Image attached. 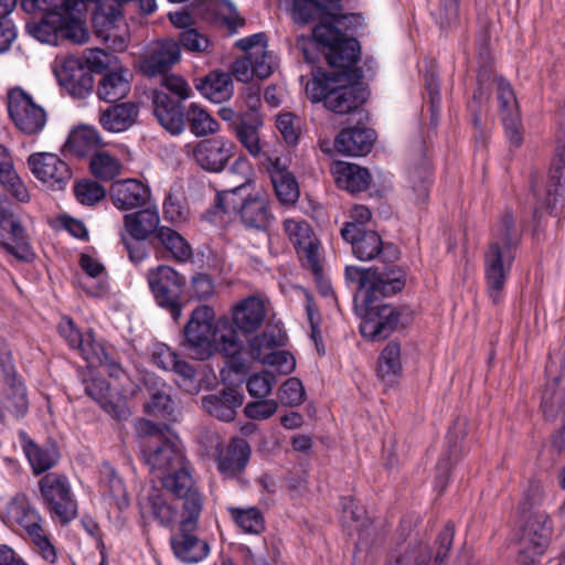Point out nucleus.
<instances>
[{
    "mask_svg": "<svg viewBox=\"0 0 565 565\" xmlns=\"http://www.w3.org/2000/svg\"><path fill=\"white\" fill-rule=\"evenodd\" d=\"M109 194L116 207L131 210L141 207L148 202L150 190L141 181L128 179L113 183Z\"/></svg>",
    "mask_w": 565,
    "mask_h": 565,
    "instance_id": "cd10ccee",
    "label": "nucleus"
},
{
    "mask_svg": "<svg viewBox=\"0 0 565 565\" xmlns=\"http://www.w3.org/2000/svg\"><path fill=\"white\" fill-rule=\"evenodd\" d=\"M431 167L425 162L415 167L409 173L412 200L416 205L425 204L431 184Z\"/></svg>",
    "mask_w": 565,
    "mask_h": 565,
    "instance_id": "de8ad7c7",
    "label": "nucleus"
},
{
    "mask_svg": "<svg viewBox=\"0 0 565 565\" xmlns=\"http://www.w3.org/2000/svg\"><path fill=\"white\" fill-rule=\"evenodd\" d=\"M146 425L148 437L142 446V458L161 479L162 487L183 502L202 497L178 445L168 439L154 424L147 422Z\"/></svg>",
    "mask_w": 565,
    "mask_h": 565,
    "instance_id": "7ed1b4c3",
    "label": "nucleus"
},
{
    "mask_svg": "<svg viewBox=\"0 0 565 565\" xmlns=\"http://www.w3.org/2000/svg\"><path fill=\"white\" fill-rule=\"evenodd\" d=\"M263 364L275 366L281 374H289L295 370L296 361L288 351H275L266 354Z\"/></svg>",
    "mask_w": 565,
    "mask_h": 565,
    "instance_id": "774afa93",
    "label": "nucleus"
},
{
    "mask_svg": "<svg viewBox=\"0 0 565 565\" xmlns=\"http://www.w3.org/2000/svg\"><path fill=\"white\" fill-rule=\"evenodd\" d=\"M8 513L28 532L39 529L42 522L41 515L29 505L24 495H15L8 504Z\"/></svg>",
    "mask_w": 565,
    "mask_h": 565,
    "instance_id": "37998d69",
    "label": "nucleus"
},
{
    "mask_svg": "<svg viewBox=\"0 0 565 565\" xmlns=\"http://www.w3.org/2000/svg\"><path fill=\"white\" fill-rule=\"evenodd\" d=\"M9 233L14 244L0 239V247L18 260L31 263L35 254L29 243L28 235L21 223L14 218L12 211L7 205L6 199L0 196V236Z\"/></svg>",
    "mask_w": 565,
    "mask_h": 565,
    "instance_id": "a211bd4d",
    "label": "nucleus"
},
{
    "mask_svg": "<svg viewBox=\"0 0 565 565\" xmlns=\"http://www.w3.org/2000/svg\"><path fill=\"white\" fill-rule=\"evenodd\" d=\"M425 90L428 97V110L430 113L429 126L436 129L440 118V88L439 78L431 72L427 71L424 74Z\"/></svg>",
    "mask_w": 565,
    "mask_h": 565,
    "instance_id": "5fc2aeb1",
    "label": "nucleus"
},
{
    "mask_svg": "<svg viewBox=\"0 0 565 565\" xmlns=\"http://www.w3.org/2000/svg\"><path fill=\"white\" fill-rule=\"evenodd\" d=\"M214 318L215 312L210 306L196 307L183 328L182 345L201 361L211 358L213 352L217 351L228 359L226 366L239 373L245 367L241 356L243 342L227 319L220 320L215 326Z\"/></svg>",
    "mask_w": 565,
    "mask_h": 565,
    "instance_id": "f03ea898",
    "label": "nucleus"
},
{
    "mask_svg": "<svg viewBox=\"0 0 565 565\" xmlns=\"http://www.w3.org/2000/svg\"><path fill=\"white\" fill-rule=\"evenodd\" d=\"M315 33L328 67L312 70V79L306 86L308 97L312 103H323L324 108L335 115L358 116L362 124L363 119H369L363 105L370 97V89L363 82V70L358 66L360 42L339 38V33L323 25Z\"/></svg>",
    "mask_w": 565,
    "mask_h": 565,
    "instance_id": "f257e3e1",
    "label": "nucleus"
},
{
    "mask_svg": "<svg viewBox=\"0 0 565 565\" xmlns=\"http://www.w3.org/2000/svg\"><path fill=\"white\" fill-rule=\"evenodd\" d=\"M153 115L158 122L171 135H180L185 128V110L181 102L164 92H154Z\"/></svg>",
    "mask_w": 565,
    "mask_h": 565,
    "instance_id": "b1692460",
    "label": "nucleus"
},
{
    "mask_svg": "<svg viewBox=\"0 0 565 565\" xmlns=\"http://www.w3.org/2000/svg\"><path fill=\"white\" fill-rule=\"evenodd\" d=\"M145 384L150 394V399L143 405L145 413L171 419L174 414V403L169 387L159 379L151 377L146 379Z\"/></svg>",
    "mask_w": 565,
    "mask_h": 565,
    "instance_id": "473e14b6",
    "label": "nucleus"
},
{
    "mask_svg": "<svg viewBox=\"0 0 565 565\" xmlns=\"http://www.w3.org/2000/svg\"><path fill=\"white\" fill-rule=\"evenodd\" d=\"M286 4H290L292 20L298 24H308L318 22L312 29V40L310 46L303 39L297 41V46L301 50L303 58L309 64H317L321 61L322 49L320 47L315 31L318 26H327L342 39H355L348 35L349 24H345L347 17H337L335 11H330L319 0H284Z\"/></svg>",
    "mask_w": 565,
    "mask_h": 565,
    "instance_id": "0eeeda50",
    "label": "nucleus"
},
{
    "mask_svg": "<svg viewBox=\"0 0 565 565\" xmlns=\"http://www.w3.org/2000/svg\"><path fill=\"white\" fill-rule=\"evenodd\" d=\"M139 106L132 102H125L107 107L100 113L102 127L111 132H121L129 129L137 120Z\"/></svg>",
    "mask_w": 565,
    "mask_h": 565,
    "instance_id": "7c9ffc66",
    "label": "nucleus"
},
{
    "mask_svg": "<svg viewBox=\"0 0 565 565\" xmlns=\"http://www.w3.org/2000/svg\"><path fill=\"white\" fill-rule=\"evenodd\" d=\"M278 408V404L275 399H267L266 397L259 398V401L249 402L244 413L246 417L254 420H263L273 416Z\"/></svg>",
    "mask_w": 565,
    "mask_h": 565,
    "instance_id": "338daca9",
    "label": "nucleus"
},
{
    "mask_svg": "<svg viewBox=\"0 0 565 565\" xmlns=\"http://www.w3.org/2000/svg\"><path fill=\"white\" fill-rule=\"evenodd\" d=\"M104 491L115 501L118 509H125L129 504L127 491L121 478L113 470L108 469L103 479Z\"/></svg>",
    "mask_w": 565,
    "mask_h": 565,
    "instance_id": "4d7b16f0",
    "label": "nucleus"
},
{
    "mask_svg": "<svg viewBox=\"0 0 565 565\" xmlns=\"http://www.w3.org/2000/svg\"><path fill=\"white\" fill-rule=\"evenodd\" d=\"M436 22L441 30H449L459 23V1L441 0L440 8L436 13Z\"/></svg>",
    "mask_w": 565,
    "mask_h": 565,
    "instance_id": "69168bd1",
    "label": "nucleus"
},
{
    "mask_svg": "<svg viewBox=\"0 0 565 565\" xmlns=\"http://www.w3.org/2000/svg\"><path fill=\"white\" fill-rule=\"evenodd\" d=\"M401 343L390 341L377 359L376 374L382 381L392 382L394 377L401 375Z\"/></svg>",
    "mask_w": 565,
    "mask_h": 565,
    "instance_id": "a19ab883",
    "label": "nucleus"
},
{
    "mask_svg": "<svg viewBox=\"0 0 565 565\" xmlns=\"http://www.w3.org/2000/svg\"><path fill=\"white\" fill-rule=\"evenodd\" d=\"M186 124L191 132L198 137L212 135L218 130L217 121L195 103L190 104L185 110V125Z\"/></svg>",
    "mask_w": 565,
    "mask_h": 565,
    "instance_id": "49530a36",
    "label": "nucleus"
},
{
    "mask_svg": "<svg viewBox=\"0 0 565 565\" xmlns=\"http://www.w3.org/2000/svg\"><path fill=\"white\" fill-rule=\"evenodd\" d=\"M41 494L50 512L62 524L70 523L77 514V505L71 494L67 479L57 473H46L39 481Z\"/></svg>",
    "mask_w": 565,
    "mask_h": 565,
    "instance_id": "4468645a",
    "label": "nucleus"
},
{
    "mask_svg": "<svg viewBox=\"0 0 565 565\" xmlns=\"http://www.w3.org/2000/svg\"><path fill=\"white\" fill-rule=\"evenodd\" d=\"M541 500L540 484L532 483L519 504V547L522 552H531L534 555H543L552 535L550 516L540 509Z\"/></svg>",
    "mask_w": 565,
    "mask_h": 565,
    "instance_id": "6e6552de",
    "label": "nucleus"
},
{
    "mask_svg": "<svg viewBox=\"0 0 565 565\" xmlns=\"http://www.w3.org/2000/svg\"><path fill=\"white\" fill-rule=\"evenodd\" d=\"M461 456V445L458 441V436L449 431L447 435V450L446 454L439 459L437 463L436 486L439 488L440 493L445 490L448 482L449 471L451 466L458 461Z\"/></svg>",
    "mask_w": 565,
    "mask_h": 565,
    "instance_id": "a18cd8bd",
    "label": "nucleus"
},
{
    "mask_svg": "<svg viewBox=\"0 0 565 565\" xmlns=\"http://www.w3.org/2000/svg\"><path fill=\"white\" fill-rule=\"evenodd\" d=\"M287 340V333L281 326H267L260 334L248 341V354L253 360L263 362L266 354L275 352L276 348L285 347Z\"/></svg>",
    "mask_w": 565,
    "mask_h": 565,
    "instance_id": "2f4dec72",
    "label": "nucleus"
},
{
    "mask_svg": "<svg viewBox=\"0 0 565 565\" xmlns=\"http://www.w3.org/2000/svg\"><path fill=\"white\" fill-rule=\"evenodd\" d=\"M498 89L500 116L505 136L511 146L519 148L523 142V126L518 100L511 84L502 76L494 78Z\"/></svg>",
    "mask_w": 565,
    "mask_h": 565,
    "instance_id": "f3484780",
    "label": "nucleus"
},
{
    "mask_svg": "<svg viewBox=\"0 0 565 565\" xmlns=\"http://www.w3.org/2000/svg\"><path fill=\"white\" fill-rule=\"evenodd\" d=\"M333 175L337 186L351 194L366 191L372 182L369 169L355 163L338 162Z\"/></svg>",
    "mask_w": 565,
    "mask_h": 565,
    "instance_id": "c756f323",
    "label": "nucleus"
},
{
    "mask_svg": "<svg viewBox=\"0 0 565 565\" xmlns=\"http://www.w3.org/2000/svg\"><path fill=\"white\" fill-rule=\"evenodd\" d=\"M147 280L156 303L178 321L184 306L182 295L186 286L185 277L171 266L159 265L148 271Z\"/></svg>",
    "mask_w": 565,
    "mask_h": 565,
    "instance_id": "9b49d317",
    "label": "nucleus"
},
{
    "mask_svg": "<svg viewBox=\"0 0 565 565\" xmlns=\"http://www.w3.org/2000/svg\"><path fill=\"white\" fill-rule=\"evenodd\" d=\"M6 385V398L0 403V418H3L6 413H10L14 417H22L28 412V397L24 385L18 381L17 376L11 380H3Z\"/></svg>",
    "mask_w": 565,
    "mask_h": 565,
    "instance_id": "58836bf2",
    "label": "nucleus"
},
{
    "mask_svg": "<svg viewBox=\"0 0 565 565\" xmlns=\"http://www.w3.org/2000/svg\"><path fill=\"white\" fill-rule=\"evenodd\" d=\"M244 394L233 387H224L217 394L202 397L203 408L213 417L232 422L236 416V409L242 406Z\"/></svg>",
    "mask_w": 565,
    "mask_h": 565,
    "instance_id": "c85d7f7f",
    "label": "nucleus"
},
{
    "mask_svg": "<svg viewBox=\"0 0 565 565\" xmlns=\"http://www.w3.org/2000/svg\"><path fill=\"white\" fill-rule=\"evenodd\" d=\"M65 146L77 157H85L90 150L103 146V140L94 127L84 126L72 131Z\"/></svg>",
    "mask_w": 565,
    "mask_h": 565,
    "instance_id": "79ce46f5",
    "label": "nucleus"
},
{
    "mask_svg": "<svg viewBox=\"0 0 565 565\" xmlns=\"http://www.w3.org/2000/svg\"><path fill=\"white\" fill-rule=\"evenodd\" d=\"M180 57L181 51L179 43L173 39H167L161 41L158 47L141 60L140 71L148 77L163 75L180 61Z\"/></svg>",
    "mask_w": 565,
    "mask_h": 565,
    "instance_id": "a878e982",
    "label": "nucleus"
},
{
    "mask_svg": "<svg viewBox=\"0 0 565 565\" xmlns=\"http://www.w3.org/2000/svg\"><path fill=\"white\" fill-rule=\"evenodd\" d=\"M58 332L67 341L71 348L79 350L82 356L86 361L90 360L87 343L92 342L93 340H89L88 338L84 339L83 334L75 327L71 318L63 320L58 324Z\"/></svg>",
    "mask_w": 565,
    "mask_h": 565,
    "instance_id": "6e6d98bb",
    "label": "nucleus"
},
{
    "mask_svg": "<svg viewBox=\"0 0 565 565\" xmlns=\"http://www.w3.org/2000/svg\"><path fill=\"white\" fill-rule=\"evenodd\" d=\"M77 201L84 205H94L106 196V190L97 181L83 180L74 185Z\"/></svg>",
    "mask_w": 565,
    "mask_h": 565,
    "instance_id": "bf43d9fd",
    "label": "nucleus"
},
{
    "mask_svg": "<svg viewBox=\"0 0 565 565\" xmlns=\"http://www.w3.org/2000/svg\"><path fill=\"white\" fill-rule=\"evenodd\" d=\"M252 449L247 440L243 437H233L217 455V470L225 478H236L245 470Z\"/></svg>",
    "mask_w": 565,
    "mask_h": 565,
    "instance_id": "5701e85b",
    "label": "nucleus"
},
{
    "mask_svg": "<svg viewBox=\"0 0 565 565\" xmlns=\"http://www.w3.org/2000/svg\"><path fill=\"white\" fill-rule=\"evenodd\" d=\"M235 523L246 533L259 534L265 529V521L262 512L257 508H230L228 509Z\"/></svg>",
    "mask_w": 565,
    "mask_h": 565,
    "instance_id": "864d4df0",
    "label": "nucleus"
},
{
    "mask_svg": "<svg viewBox=\"0 0 565 565\" xmlns=\"http://www.w3.org/2000/svg\"><path fill=\"white\" fill-rule=\"evenodd\" d=\"M455 536V525L448 522L439 532L434 547L424 543L408 545L390 557L386 565H443L449 555Z\"/></svg>",
    "mask_w": 565,
    "mask_h": 565,
    "instance_id": "ddd939ff",
    "label": "nucleus"
},
{
    "mask_svg": "<svg viewBox=\"0 0 565 565\" xmlns=\"http://www.w3.org/2000/svg\"><path fill=\"white\" fill-rule=\"evenodd\" d=\"M86 394L96 401L110 416L118 420L127 419L130 415L126 398L113 391L109 383L103 379H93L85 387Z\"/></svg>",
    "mask_w": 565,
    "mask_h": 565,
    "instance_id": "393cba45",
    "label": "nucleus"
},
{
    "mask_svg": "<svg viewBox=\"0 0 565 565\" xmlns=\"http://www.w3.org/2000/svg\"><path fill=\"white\" fill-rule=\"evenodd\" d=\"M81 4L78 0H21V8L26 13L62 14Z\"/></svg>",
    "mask_w": 565,
    "mask_h": 565,
    "instance_id": "603ef678",
    "label": "nucleus"
},
{
    "mask_svg": "<svg viewBox=\"0 0 565 565\" xmlns=\"http://www.w3.org/2000/svg\"><path fill=\"white\" fill-rule=\"evenodd\" d=\"M265 316L264 302L258 297H247L233 308L232 320L235 326L233 329L244 335L254 333L263 324Z\"/></svg>",
    "mask_w": 565,
    "mask_h": 565,
    "instance_id": "bb28decb",
    "label": "nucleus"
},
{
    "mask_svg": "<svg viewBox=\"0 0 565 565\" xmlns=\"http://www.w3.org/2000/svg\"><path fill=\"white\" fill-rule=\"evenodd\" d=\"M89 170L96 178L110 181L120 173L121 164L118 159L109 153L95 151L90 158Z\"/></svg>",
    "mask_w": 565,
    "mask_h": 565,
    "instance_id": "3c124183",
    "label": "nucleus"
},
{
    "mask_svg": "<svg viewBox=\"0 0 565 565\" xmlns=\"http://www.w3.org/2000/svg\"><path fill=\"white\" fill-rule=\"evenodd\" d=\"M340 234L351 244L353 255L362 262L379 259V265H396L399 258L398 248L392 243H384L372 228L361 230L358 225L344 224Z\"/></svg>",
    "mask_w": 565,
    "mask_h": 565,
    "instance_id": "f8f14e48",
    "label": "nucleus"
},
{
    "mask_svg": "<svg viewBox=\"0 0 565 565\" xmlns=\"http://www.w3.org/2000/svg\"><path fill=\"white\" fill-rule=\"evenodd\" d=\"M367 121L369 119H363V122L359 124L358 119L354 126L341 129L334 139L335 150L349 157H363L371 152L376 132L365 126Z\"/></svg>",
    "mask_w": 565,
    "mask_h": 565,
    "instance_id": "aec40b11",
    "label": "nucleus"
},
{
    "mask_svg": "<svg viewBox=\"0 0 565 565\" xmlns=\"http://www.w3.org/2000/svg\"><path fill=\"white\" fill-rule=\"evenodd\" d=\"M270 181L273 183L275 195L282 205L291 206L298 201L300 196V189L296 177L292 173L281 174L278 172V174L274 177V180Z\"/></svg>",
    "mask_w": 565,
    "mask_h": 565,
    "instance_id": "09e8293b",
    "label": "nucleus"
},
{
    "mask_svg": "<svg viewBox=\"0 0 565 565\" xmlns=\"http://www.w3.org/2000/svg\"><path fill=\"white\" fill-rule=\"evenodd\" d=\"M149 505L156 520L163 526H169L177 518V509L167 502L163 494L153 490L149 494Z\"/></svg>",
    "mask_w": 565,
    "mask_h": 565,
    "instance_id": "13d9d810",
    "label": "nucleus"
},
{
    "mask_svg": "<svg viewBox=\"0 0 565 565\" xmlns=\"http://www.w3.org/2000/svg\"><path fill=\"white\" fill-rule=\"evenodd\" d=\"M151 245L159 258H172L179 263L188 262L193 253L188 241L177 231L168 227H159L151 236Z\"/></svg>",
    "mask_w": 565,
    "mask_h": 565,
    "instance_id": "4be33fe9",
    "label": "nucleus"
},
{
    "mask_svg": "<svg viewBox=\"0 0 565 565\" xmlns=\"http://www.w3.org/2000/svg\"><path fill=\"white\" fill-rule=\"evenodd\" d=\"M28 166L34 177L53 191L64 190L72 179L68 164L54 153H32L28 158Z\"/></svg>",
    "mask_w": 565,
    "mask_h": 565,
    "instance_id": "dca6fc26",
    "label": "nucleus"
},
{
    "mask_svg": "<svg viewBox=\"0 0 565 565\" xmlns=\"http://www.w3.org/2000/svg\"><path fill=\"white\" fill-rule=\"evenodd\" d=\"M162 366L166 370H171L175 375H178L179 379L175 380V382L180 387L188 390V387L193 384L196 370L189 362L181 360L179 355L169 348L167 349V354L162 361Z\"/></svg>",
    "mask_w": 565,
    "mask_h": 565,
    "instance_id": "8fccbe9b",
    "label": "nucleus"
},
{
    "mask_svg": "<svg viewBox=\"0 0 565 565\" xmlns=\"http://www.w3.org/2000/svg\"><path fill=\"white\" fill-rule=\"evenodd\" d=\"M55 75L60 85L74 97L85 98L94 88V77L83 57L68 55L55 68Z\"/></svg>",
    "mask_w": 565,
    "mask_h": 565,
    "instance_id": "6ab92c4d",
    "label": "nucleus"
},
{
    "mask_svg": "<svg viewBox=\"0 0 565 565\" xmlns=\"http://www.w3.org/2000/svg\"><path fill=\"white\" fill-rule=\"evenodd\" d=\"M207 213L214 216L233 213L245 228L259 232H266L275 220L267 196L253 193L246 184L217 191L214 206Z\"/></svg>",
    "mask_w": 565,
    "mask_h": 565,
    "instance_id": "423d86ee",
    "label": "nucleus"
},
{
    "mask_svg": "<svg viewBox=\"0 0 565 565\" xmlns=\"http://www.w3.org/2000/svg\"><path fill=\"white\" fill-rule=\"evenodd\" d=\"M214 294V281L210 275L198 273L191 277L189 298L206 300Z\"/></svg>",
    "mask_w": 565,
    "mask_h": 565,
    "instance_id": "0e129e2a",
    "label": "nucleus"
},
{
    "mask_svg": "<svg viewBox=\"0 0 565 565\" xmlns=\"http://www.w3.org/2000/svg\"><path fill=\"white\" fill-rule=\"evenodd\" d=\"M23 450L35 475H41L54 467L60 458V452L54 444L39 446L32 439H26Z\"/></svg>",
    "mask_w": 565,
    "mask_h": 565,
    "instance_id": "4c0bfd02",
    "label": "nucleus"
},
{
    "mask_svg": "<svg viewBox=\"0 0 565 565\" xmlns=\"http://www.w3.org/2000/svg\"><path fill=\"white\" fill-rule=\"evenodd\" d=\"M159 214L154 210L143 209L124 216V225L132 238L148 239L154 235L159 226Z\"/></svg>",
    "mask_w": 565,
    "mask_h": 565,
    "instance_id": "c9c22d12",
    "label": "nucleus"
},
{
    "mask_svg": "<svg viewBox=\"0 0 565 565\" xmlns=\"http://www.w3.org/2000/svg\"><path fill=\"white\" fill-rule=\"evenodd\" d=\"M263 125L262 117L255 111H245L241 124L234 130L238 141L254 157L260 152L258 128Z\"/></svg>",
    "mask_w": 565,
    "mask_h": 565,
    "instance_id": "ea45409f",
    "label": "nucleus"
},
{
    "mask_svg": "<svg viewBox=\"0 0 565 565\" xmlns=\"http://www.w3.org/2000/svg\"><path fill=\"white\" fill-rule=\"evenodd\" d=\"M203 505V498L195 497L182 503V521L179 533L171 537V547L174 555L183 563H199L210 552L209 544L192 534L198 526Z\"/></svg>",
    "mask_w": 565,
    "mask_h": 565,
    "instance_id": "1a4fd4ad",
    "label": "nucleus"
},
{
    "mask_svg": "<svg viewBox=\"0 0 565 565\" xmlns=\"http://www.w3.org/2000/svg\"><path fill=\"white\" fill-rule=\"evenodd\" d=\"M234 145L221 137L204 139L193 148L195 162L209 172H221L232 157Z\"/></svg>",
    "mask_w": 565,
    "mask_h": 565,
    "instance_id": "412c9836",
    "label": "nucleus"
},
{
    "mask_svg": "<svg viewBox=\"0 0 565 565\" xmlns=\"http://www.w3.org/2000/svg\"><path fill=\"white\" fill-rule=\"evenodd\" d=\"M195 88L213 103L230 99L234 87L232 75L222 71H212L205 77L198 79Z\"/></svg>",
    "mask_w": 565,
    "mask_h": 565,
    "instance_id": "72a5a7b5",
    "label": "nucleus"
},
{
    "mask_svg": "<svg viewBox=\"0 0 565 565\" xmlns=\"http://www.w3.org/2000/svg\"><path fill=\"white\" fill-rule=\"evenodd\" d=\"M302 382L297 377L287 379L278 390V398L284 405L298 406L305 399Z\"/></svg>",
    "mask_w": 565,
    "mask_h": 565,
    "instance_id": "052dcab7",
    "label": "nucleus"
},
{
    "mask_svg": "<svg viewBox=\"0 0 565 565\" xmlns=\"http://www.w3.org/2000/svg\"><path fill=\"white\" fill-rule=\"evenodd\" d=\"M519 242L513 214L505 210L495 227V239L484 254V278L493 305L501 301V292L514 260L513 249Z\"/></svg>",
    "mask_w": 565,
    "mask_h": 565,
    "instance_id": "39448f33",
    "label": "nucleus"
},
{
    "mask_svg": "<svg viewBox=\"0 0 565 565\" xmlns=\"http://www.w3.org/2000/svg\"><path fill=\"white\" fill-rule=\"evenodd\" d=\"M276 377L271 372L263 371L252 375L247 381V391L252 397L264 398L271 392Z\"/></svg>",
    "mask_w": 565,
    "mask_h": 565,
    "instance_id": "680f3d73",
    "label": "nucleus"
},
{
    "mask_svg": "<svg viewBox=\"0 0 565 565\" xmlns=\"http://www.w3.org/2000/svg\"><path fill=\"white\" fill-rule=\"evenodd\" d=\"M179 47L181 46L192 53H203L210 46V40L196 29L183 30L179 33L178 40Z\"/></svg>",
    "mask_w": 565,
    "mask_h": 565,
    "instance_id": "e2e57ef3",
    "label": "nucleus"
},
{
    "mask_svg": "<svg viewBox=\"0 0 565 565\" xmlns=\"http://www.w3.org/2000/svg\"><path fill=\"white\" fill-rule=\"evenodd\" d=\"M61 14H43L39 21H30L25 28L28 33L41 43L58 44Z\"/></svg>",
    "mask_w": 565,
    "mask_h": 565,
    "instance_id": "c03bdc74",
    "label": "nucleus"
},
{
    "mask_svg": "<svg viewBox=\"0 0 565 565\" xmlns=\"http://www.w3.org/2000/svg\"><path fill=\"white\" fill-rule=\"evenodd\" d=\"M398 292L373 287L367 296H363L361 305L355 306L361 317L359 330L365 340L384 341L392 333L404 330L412 323L414 311L409 306L395 307L384 302L385 298Z\"/></svg>",
    "mask_w": 565,
    "mask_h": 565,
    "instance_id": "20e7f679",
    "label": "nucleus"
},
{
    "mask_svg": "<svg viewBox=\"0 0 565 565\" xmlns=\"http://www.w3.org/2000/svg\"><path fill=\"white\" fill-rule=\"evenodd\" d=\"M345 279L355 286L353 296L354 307L358 302L359 295L364 291L367 296L373 287L390 291H402L406 285V271L398 265H375L370 268L358 266L345 267Z\"/></svg>",
    "mask_w": 565,
    "mask_h": 565,
    "instance_id": "9d476101",
    "label": "nucleus"
},
{
    "mask_svg": "<svg viewBox=\"0 0 565 565\" xmlns=\"http://www.w3.org/2000/svg\"><path fill=\"white\" fill-rule=\"evenodd\" d=\"M8 111L15 127L25 135H38L46 124L45 110L22 88L9 93Z\"/></svg>",
    "mask_w": 565,
    "mask_h": 565,
    "instance_id": "2eb2a0df",
    "label": "nucleus"
},
{
    "mask_svg": "<svg viewBox=\"0 0 565 565\" xmlns=\"http://www.w3.org/2000/svg\"><path fill=\"white\" fill-rule=\"evenodd\" d=\"M75 9H70L60 15V32L58 43L62 41H70L73 44H83L88 38V31L82 20L83 3L74 6Z\"/></svg>",
    "mask_w": 565,
    "mask_h": 565,
    "instance_id": "e433bc0d",
    "label": "nucleus"
},
{
    "mask_svg": "<svg viewBox=\"0 0 565 565\" xmlns=\"http://www.w3.org/2000/svg\"><path fill=\"white\" fill-rule=\"evenodd\" d=\"M129 73L126 70L107 71L97 84V96L106 103H117L130 92Z\"/></svg>",
    "mask_w": 565,
    "mask_h": 565,
    "instance_id": "f704fd0d",
    "label": "nucleus"
}]
</instances>
